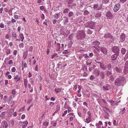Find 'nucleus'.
Segmentation results:
<instances>
[{
  "instance_id": "nucleus-46",
  "label": "nucleus",
  "mask_w": 128,
  "mask_h": 128,
  "mask_svg": "<svg viewBox=\"0 0 128 128\" xmlns=\"http://www.w3.org/2000/svg\"><path fill=\"white\" fill-rule=\"evenodd\" d=\"M60 105L58 104L56 106V110H60Z\"/></svg>"
},
{
  "instance_id": "nucleus-42",
  "label": "nucleus",
  "mask_w": 128,
  "mask_h": 128,
  "mask_svg": "<svg viewBox=\"0 0 128 128\" xmlns=\"http://www.w3.org/2000/svg\"><path fill=\"white\" fill-rule=\"evenodd\" d=\"M90 14V12L87 10H85L84 12V15H86Z\"/></svg>"
},
{
  "instance_id": "nucleus-21",
  "label": "nucleus",
  "mask_w": 128,
  "mask_h": 128,
  "mask_svg": "<svg viewBox=\"0 0 128 128\" xmlns=\"http://www.w3.org/2000/svg\"><path fill=\"white\" fill-rule=\"evenodd\" d=\"M114 70L117 72L120 73L122 71L121 69L117 67H116Z\"/></svg>"
},
{
  "instance_id": "nucleus-18",
  "label": "nucleus",
  "mask_w": 128,
  "mask_h": 128,
  "mask_svg": "<svg viewBox=\"0 0 128 128\" xmlns=\"http://www.w3.org/2000/svg\"><path fill=\"white\" fill-rule=\"evenodd\" d=\"M94 74H96V75L98 76L100 74V72L99 70L97 69H95L93 72Z\"/></svg>"
},
{
  "instance_id": "nucleus-6",
  "label": "nucleus",
  "mask_w": 128,
  "mask_h": 128,
  "mask_svg": "<svg viewBox=\"0 0 128 128\" xmlns=\"http://www.w3.org/2000/svg\"><path fill=\"white\" fill-rule=\"evenodd\" d=\"M105 15L108 19H111L114 17L113 14L110 11H108L106 13Z\"/></svg>"
},
{
  "instance_id": "nucleus-45",
  "label": "nucleus",
  "mask_w": 128,
  "mask_h": 128,
  "mask_svg": "<svg viewBox=\"0 0 128 128\" xmlns=\"http://www.w3.org/2000/svg\"><path fill=\"white\" fill-rule=\"evenodd\" d=\"M110 80L112 81H113L114 80V78L112 75L110 77Z\"/></svg>"
},
{
  "instance_id": "nucleus-9",
  "label": "nucleus",
  "mask_w": 128,
  "mask_h": 128,
  "mask_svg": "<svg viewBox=\"0 0 128 128\" xmlns=\"http://www.w3.org/2000/svg\"><path fill=\"white\" fill-rule=\"evenodd\" d=\"M62 20H63L62 22L64 25L66 24L68 22V19L67 17L66 16H64L62 18Z\"/></svg>"
},
{
  "instance_id": "nucleus-53",
  "label": "nucleus",
  "mask_w": 128,
  "mask_h": 128,
  "mask_svg": "<svg viewBox=\"0 0 128 128\" xmlns=\"http://www.w3.org/2000/svg\"><path fill=\"white\" fill-rule=\"evenodd\" d=\"M110 38L112 39V41H114L116 40L115 38L114 37L112 36L111 35V36H110Z\"/></svg>"
},
{
  "instance_id": "nucleus-59",
  "label": "nucleus",
  "mask_w": 128,
  "mask_h": 128,
  "mask_svg": "<svg viewBox=\"0 0 128 128\" xmlns=\"http://www.w3.org/2000/svg\"><path fill=\"white\" fill-rule=\"evenodd\" d=\"M109 114H106V116H104V118L106 119H108L109 118Z\"/></svg>"
},
{
  "instance_id": "nucleus-28",
  "label": "nucleus",
  "mask_w": 128,
  "mask_h": 128,
  "mask_svg": "<svg viewBox=\"0 0 128 128\" xmlns=\"http://www.w3.org/2000/svg\"><path fill=\"white\" fill-rule=\"evenodd\" d=\"M91 117H88V118L86 119V122L87 123H88L91 121Z\"/></svg>"
},
{
  "instance_id": "nucleus-34",
  "label": "nucleus",
  "mask_w": 128,
  "mask_h": 128,
  "mask_svg": "<svg viewBox=\"0 0 128 128\" xmlns=\"http://www.w3.org/2000/svg\"><path fill=\"white\" fill-rule=\"evenodd\" d=\"M5 52L6 53V54L8 55L10 53V49H6L5 50Z\"/></svg>"
},
{
  "instance_id": "nucleus-11",
  "label": "nucleus",
  "mask_w": 128,
  "mask_h": 128,
  "mask_svg": "<svg viewBox=\"0 0 128 128\" xmlns=\"http://www.w3.org/2000/svg\"><path fill=\"white\" fill-rule=\"evenodd\" d=\"M119 56V55H118L116 54H114L112 55L111 57V59L112 60H116L118 56Z\"/></svg>"
},
{
  "instance_id": "nucleus-3",
  "label": "nucleus",
  "mask_w": 128,
  "mask_h": 128,
  "mask_svg": "<svg viewBox=\"0 0 128 128\" xmlns=\"http://www.w3.org/2000/svg\"><path fill=\"white\" fill-rule=\"evenodd\" d=\"M112 52L115 54L119 55L120 50L119 47L117 46H114L112 48Z\"/></svg>"
},
{
  "instance_id": "nucleus-16",
  "label": "nucleus",
  "mask_w": 128,
  "mask_h": 128,
  "mask_svg": "<svg viewBox=\"0 0 128 128\" xmlns=\"http://www.w3.org/2000/svg\"><path fill=\"white\" fill-rule=\"evenodd\" d=\"M110 86V85L108 84H106V86H104L102 88L104 90H109L108 88Z\"/></svg>"
},
{
  "instance_id": "nucleus-10",
  "label": "nucleus",
  "mask_w": 128,
  "mask_h": 128,
  "mask_svg": "<svg viewBox=\"0 0 128 128\" xmlns=\"http://www.w3.org/2000/svg\"><path fill=\"white\" fill-rule=\"evenodd\" d=\"M120 40L122 42H124L126 38V35L124 34L123 33L121 34L120 35Z\"/></svg>"
},
{
  "instance_id": "nucleus-12",
  "label": "nucleus",
  "mask_w": 128,
  "mask_h": 128,
  "mask_svg": "<svg viewBox=\"0 0 128 128\" xmlns=\"http://www.w3.org/2000/svg\"><path fill=\"white\" fill-rule=\"evenodd\" d=\"M2 126L4 128L8 127V124L7 122L5 121H2Z\"/></svg>"
},
{
  "instance_id": "nucleus-5",
  "label": "nucleus",
  "mask_w": 128,
  "mask_h": 128,
  "mask_svg": "<svg viewBox=\"0 0 128 128\" xmlns=\"http://www.w3.org/2000/svg\"><path fill=\"white\" fill-rule=\"evenodd\" d=\"M96 23L95 22L91 21L89 22L88 24L87 27L92 29H94L95 28Z\"/></svg>"
},
{
  "instance_id": "nucleus-44",
  "label": "nucleus",
  "mask_w": 128,
  "mask_h": 128,
  "mask_svg": "<svg viewBox=\"0 0 128 128\" xmlns=\"http://www.w3.org/2000/svg\"><path fill=\"white\" fill-rule=\"evenodd\" d=\"M40 9L42 10L45 11L46 10V9L44 8V7L43 6H41L40 7Z\"/></svg>"
},
{
  "instance_id": "nucleus-20",
  "label": "nucleus",
  "mask_w": 128,
  "mask_h": 128,
  "mask_svg": "<svg viewBox=\"0 0 128 128\" xmlns=\"http://www.w3.org/2000/svg\"><path fill=\"white\" fill-rule=\"evenodd\" d=\"M23 54V57L24 59H25L28 55V51H26L24 52Z\"/></svg>"
},
{
  "instance_id": "nucleus-33",
  "label": "nucleus",
  "mask_w": 128,
  "mask_h": 128,
  "mask_svg": "<svg viewBox=\"0 0 128 128\" xmlns=\"http://www.w3.org/2000/svg\"><path fill=\"white\" fill-rule=\"evenodd\" d=\"M11 35L12 37L15 38H16L17 37L16 34L15 32H12L11 33Z\"/></svg>"
},
{
  "instance_id": "nucleus-61",
  "label": "nucleus",
  "mask_w": 128,
  "mask_h": 128,
  "mask_svg": "<svg viewBox=\"0 0 128 128\" xmlns=\"http://www.w3.org/2000/svg\"><path fill=\"white\" fill-rule=\"evenodd\" d=\"M54 102H50V104H49V106H54Z\"/></svg>"
},
{
  "instance_id": "nucleus-14",
  "label": "nucleus",
  "mask_w": 128,
  "mask_h": 128,
  "mask_svg": "<svg viewBox=\"0 0 128 128\" xmlns=\"http://www.w3.org/2000/svg\"><path fill=\"white\" fill-rule=\"evenodd\" d=\"M100 68L103 70H105L106 69V66L103 64L102 63L100 65Z\"/></svg>"
},
{
  "instance_id": "nucleus-50",
  "label": "nucleus",
  "mask_w": 128,
  "mask_h": 128,
  "mask_svg": "<svg viewBox=\"0 0 128 128\" xmlns=\"http://www.w3.org/2000/svg\"><path fill=\"white\" fill-rule=\"evenodd\" d=\"M73 36L72 34H70L68 37V39L70 40H71L73 38Z\"/></svg>"
},
{
  "instance_id": "nucleus-49",
  "label": "nucleus",
  "mask_w": 128,
  "mask_h": 128,
  "mask_svg": "<svg viewBox=\"0 0 128 128\" xmlns=\"http://www.w3.org/2000/svg\"><path fill=\"white\" fill-rule=\"evenodd\" d=\"M58 54L57 53H55L52 56V59H53L56 56H58Z\"/></svg>"
},
{
  "instance_id": "nucleus-17",
  "label": "nucleus",
  "mask_w": 128,
  "mask_h": 128,
  "mask_svg": "<svg viewBox=\"0 0 128 128\" xmlns=\"http://www.w3.org/2000/svg\"><path fill=\"white\" fill-rule=\"evenodd\" d=\"M106 69H107L108 70L111 71L112 70V65L110 63L106 65Z\"/></svg>"
},
{
  "instance_id": "nucleus-38",
  "label": "nucleus",
  "mask_w": 128,
  "mask_h": 128,
  "mask_svg": "<svg viewBox=\"0 0 128 128\" xmlns=\"http://www.w3.org/2000/svg\"><path fill=\"white\" fill-rule=\"evenodd\" d=\"M60 15V13H58L56 14L54 16V17L56 19H57L59 18Z\"/></svg>"
},
{
  "instance_id": "nucleus-4",
  "label": "nucleus",
  "mask_w": 128,
  "mask_h": 128,
  "mask_svg": "<svg viewBox=\"0 0 128 128\" xmlns=\"http://www.w3.org/2000/svg\"><path fill=\"white\" fill-rule=\"evenodd\" d=\"M121 6L119 3L116 4L114 6L113 8L114 12H116L120 8Z\"/></svg>"
},
{
  "instance_id": "nucleus-58",
  "label": "nucleus",
  "mask_w": 128,
  "mask_h": 128,
  "mask_svg": "<svg viewBox=\"0 0 128 128\" xmlns=\"http://www.w3.org/2000/svg\"><path fill=\"white\" fill-rule=\"evenodd\" d=\"M104 126H102V128H106V127L107 126V124L106 122H104Z\"/></svg>"
},
{
  "instance_id": "nucleus-19",
  "label": "nucleus",
  "mask_w": 128,
  "mask_h": 128,
  "mask_svg": "<svg viewBox=\"0 0 128 128\" xmlns=\"http://www.w3.org/2000/svg\"><path fill=\"white\" fill-rule=\"evenodd\" d=\"M20 38V39L21 41L23 42V40L24 38V34H19Z\"/></svg>"
},
{
  "instance_id": "nucleus-47",
  "label": "nucleus",
  "mask_w": 128,
  "mask_h": 128,
  "mask_svg": "<svg viewBox=\"0 0 128 128\" xmlns=\"http://www.w3.org/2000/svg\"><path fill=\"white\" fill-rule=\"evenodd\" d=\"M124 68H128V61H127L124 65Z\"/></svg>"
},
{
  "instance_id": "nucleus-62",
  "label": "nucleus",
  "mask_w": 128,
  "mask_h": 128,
  "mask_svg": "<svg viewBox=\"0 0 128 128\" xmlns=\"http://www.w3.org/2000/svg\"><path fill=\"white\" fill-rule=\"evenodd\" d=\"M72 105L73 107L74 108H76V103H75V102H73Z\"/></svg>"
},
{
  "instance_id": "nucleus-8",
  "label": "nucleus",
  "mask_w": 128,
  "mask_h": 128,
  "mask_svg": "<svg viewBox=\"0 0 128 128\" xmlns=\"http://www.w3.org/2000/svg\"><path fill=\"white\" fill-rule=\"evenodd\" d=\"M99 48L100 50L104 54L106 55L107 54V50L106 48L100 47Z\"/></svg>"
},
{
  "instance_id": "nucleus-29",
  "label": "nucleus",
  "mask_w": 128,
  "mask_h": 128,
  "mask_svg": "<svg viewBox=\"0 0 128 128\" xmlns=\"http://www.w3.org/2000/svg\"><path fill=\"white\" fill-rule=\"evenodd\" d=\"M101 15V14L99 12H97L95 14V17L96 18H98L100 17Z\"/></svg>"
},
{
  "instance_id": "nucleus-37",
  "label": "nucleus",
  "mask_w": 128,
  "mask_h": 128,
  "mask_svg": "<svg viewBox=\"0 0 128 128\" xmlns=\"http://www.w3.org/2000/svg\"><path fill=\"white\" fill-rule=\"evenodd\" d=\"M74 15V13L72 12H69L68 14V16L69 17H71Z\"/></svg>"
},
{
  "instance_id": "nucleus-52",
  "label": "nucleus",
  "mask_w": 128,
  "mask_h": 128,
  "mask_svg": "<svg viewBox=\"0 0 128 128\" xmlns=\"http://www.w3.org/2000/svg\"><path fill=\"white\" fill-rule=\"evenodd\" d=\"M110 38L112 39V41H114L116 40L115 38L114 37L112 36L111 35V36H110Z\"/></svg>"
},
{
  "instance_id": "nucleus-15",
  "label": "nucleus",
  "mask_w": 128,
  "mask_h": 128,
  "mask_svg": "<svg viewBox=\"0 0 128 128\" xmlns=\"http://www.w3.org/2000/svg\"><path fill=\"white\" fill-rule=\"evenodd\" d=\"M102 125V122L101 121H99L98 123L96 124V126L98 128H101L100 125Z\"/></svg>"
},
{
  "instance_id": "nucleus-13",
  "label": "nucleus",
  "mask_w": 128,
  "mask_h": 128,
  "mask_svg": "<svg viewBox=\"0 0 128 128\" xmlns=\"http://www.w3.org/2000/svg\"><path fill=\"white\" fill-rule=\"evenodd\" d=\"M111 36V34L109 32H108L105 34L104 37L106 38H110Z\"/></svg>"
},
{
  "instance_id": "nucleus-31",
  "label": "nucleus",
  "mask_w": 128,
  "mask_h": 128,
  "mask_svg": "<svg viewBox=\"0 0 128 128\" xmlns=\"http://www.w3.org/2000/svg\"><path fill=\"white\" fill-rule=\"evenodd\" d=\"M23 123L24 124L22 126V128H26V126L28 124V122L27 121H25L23 122Z\"/></svg>"
},
{
  "instance_id": "nucleus-35",
  "label": "nucleus",
  "mask_w": 128,
  "mask_h": 128,
  "mask_svg": "<svg viewBox=\"0 0 128 128\" xmlns=\"http://www.w3.org/2000/svg\"><path fill=\"white\" fill-rule=\"evenodd\" d=\"M16 89L14 88L12 90V93L13 95H15L16 93Z\"/></svg>"
},
{
  "instance_id": "nucleus-32",
  "label": "nucleus",
  "mask_w": 128,
  "mask_h": 128,
  "mask_svg": "<svg viewBox=\"0 0 128 128\" xmlns=\"http://www.w3.org/2000/svg\"><path fill=\"white\" fill-rule=\"evenodd\" d=\"M83 56L86 60H87L90 58L87 54H83Z\"/></svg>"
},
{
  "instance_id": "nucleus-27",
  "label": "nucleus",
  "mask_w": 128,
  "mask_h": 128,
  "mask_svg": "<svg viewBox=\"0 0 128 128\" xmlns=\"http://www.w3.org/2000/svg\"><path fill=\"white\" fill-rule=\"evenodd\" d=\"M126 52V50L124 48H122L121 50V52L122 55L124 54Z\"/></svg>"
},
{
  "instance_id": "nucleus-55",
  "label": "nucleus",
  "mask_w": 128,
  "mask_h": 128,
  "mask_svg": "<svg viewBox=\"0 0 128 128\" xmlns=\"http://www.w3.org/2000/svg\"><path fill=\"white\" fill-rule=\"evenodd\" d=\"M6 112V111L2 112L1 113V114L0 115V117L3 116H5V113Z\"/></svg>"
},
{
  "instance_id": "nucleus-25",
  "label": "nucleus",
  "mask_w": 128,
  "mask_h": 128,
  "mask_svg": "<svg viewBox=\"0 0 128 128\" xmlns=\"http://www.w3.org/2000/svg\"><path fill=\"white\" fill-rule=\"evenodd\" d=\"M70 10L68 8H66L64 10L63 13L64 14L68 13L69 12Z\"/></svg>"
},
{
  "instance_id": "nucleus-36",
  "label": "nucleus",
  "mask_w": 128,
  "mask_h": 128,
  "mask_svg": "<svg viewBox=\"0 0 128 128\" xmlns=\"http://www.w3.org/2000/svg\"><path fill=\"white\" fill-rule=\"evenodd\" d=\"M124 72L125 74H127L128 72V68L124 67Z\"/></svg>"
},
{
  "instance_id": "nucleus-56",
  "label": "nucleus",
  "mask_w": 128,
  "mask_h": 128,
  "mask_svg": "<svg viewBox=\"0 0 128 128\" xmlns=\"http://www.w3.org/2000/svg\"><path fill=\"white\" fill-rule=\"evenodd\" d=\"M67 112H68V111L67 110H66L64 111V113H63L62 115V117H63L66 114H67Z\"/></svg>"
},
{
  "instance_id": "nucleus-7",
  "label": "nucleus",
  "mask_w": 128,
  "mask_h": 128,
  "mask_svg": "<svg viewBox=\"0 0 128 128\" xmlns=\"http://www.w3.org/2000/svg\"><path fill=\"white\" fill-rule=\"evenodd\" d=\"M102 109L104 112L106 114H108L111 112L109 109L106 106L102 107Z\"/></svg>"
},
{
  "instance_id": "nucleus-41",
  "label": "nucleus",
  "mask_w": 128,
  "mask_h": 128,
  "mask_svg": "<svg viewBox=\"0 0 128 128\" xmlns=\"http://www.w3.org/2000/svg\"><path fill=\"white\" fill-rule=\"evenodd\" d=\"M22 66H23L24 68H26L27 67V64L26 62L23 63V62H22Z\"/></svg>"
},
{
  "instance_id": "nucleus-51",
  "label": "nucleus",
  "mask_w": 128,
  "mask_h": 128,
  "mask_svg": "<svg viewBox=\"0 0 128 128\" xmlns=\"http://www.w3.org/2000/svg\"><path fill=\"white\" fill-rule=\"evenodd\" d=\"M95 78L94 76L92 75L90 76V80H94V79Z\"/></svg>"
},
{
  "instance_id": "nucleus-2",
  "label": "nucleus",
  "mask_w": 128,
  "mask_h": 128,
  "mask_svg": "<svg viewBox=\"0 0 128 128\" xmlns=\"http://www.w3.org/2000/svg\"><path fill=\"white\" fill-rule=\"evenodd\" d=\"M85 34L83 31L78 30L77 31L76 38L77 40H80L85 38Z\"/></svg>"
},
{
  "instance_id": "nucleus-22",
  "label": "nucleus",
  "mask_w": 128,
  "mask_h": 128,
  "mask_svg": "<svg viewBox=\"0 0 128 128\" xmlns=\"http://www.w3.org/2000/svg\"><path fill=\"white\" fill-rule=\"evenodd\" d=\"M106 76H111L112 73L110 71H109L108 70L106 71Z\"/></svg>"
},
{
  "instance_id": "nucleus-39",
  "label": "nucleus",
  "mask_w": 128,
  "mask_h": 128,
  "mask_svg": "<svg viewBox=\"0 0 128 128\" xmlns=\"http://www.w3.org/2000/svg\"><path fill=\"white\" fill-rule=\"evenodd\" d=\"M72 41L69 42L68 44V47L69 48L71 47L72 46Z\"/></svg>"
},
{
  "instance_id": "nucleus-54",
  "label": "nucleus",
  "mask_w": 128,
  "mask_h": 128,
  "mask_svg": "<svg viewBox=\"0 0 128 128\" xmlns=\"http://www.w3.org/2000/svg\"><path fill=\"white\" fill-rule=\"evenodd\" d=\"M110 103L111 105L113 106L114 104V103H115V102L114 101H113L112 100H111L110 101Z\"/></svg>"
},
{
  "instance_id": "nucleus-24",
  "label": "nucleus",
  "mask_w": 128,
  "mask_h": 128,
  "mask_svg": "<svg viewBox=\"0 0 128 128\" xmlns=\"http://www.w3.org/2000/svg\"><path fill=\"white\" fill-rule=\"evenodd\" d=\"M121 111L120 112V114H123L126 112V110L125 108L120 109Z\"/></svg>"
},
{
  "instance_id": "nucleus-64",
  "label": "nucleus",
  "mask_w": 128,
  "mask_h": 128,
  "mask_svg": "<svg viewBox=\"0 0 128 128\" xmlns=\"http://www.w3.org/2000/svg\"><path fill=\"white\" fill-rule=\"evenodd\" d=\"M19 47L21 48H22L24 47V44L22 43H20L19 45Z\"/></svg>"
},
{
  "instance_id": "nucleus-60",
  "label": "nucleus",
  "mask_w": 128,
  "mask_h": 128,
  "mask_svg": "<svg viewBox=\"0 0 128 128\" xmlns=\"http://www.w3.org/2000/svg\"><path fill=\"white\" fill-rule=\"evenodd\" d=\"M98 6V4H94L93 6V8L94 9H96L97 8Z\"/></svg>"
},
{
  "instance_id": "nucleus-26",
  "label": "nucleus",
  "mask_w": 128,
  "mask_h": 128,
  "mask_svg": "<svg viewBox=\"0 0 128 128\" xmlns=\"http://www.w3.org/2000/svg\"><path fill=\"white\" fill-rule=\"evenodd\" d=\"M100 77L102 79H104L105 78V75L104 73L103 72H100Z\"/></svg>"
},
{
  "instance_id": "nucleus-48",
  "label": "nucleus",
  "mask_w": 128,
  "mask_h": 128,
  "mask_svg": "<svg viewBox=\"0 0 128 128\" xmlns=\"http://www.w3.org/2000/svg\"><path fill=\"white\" fill-rule=\"evenodd\" d=\"M37 77L38 78V80H42V78L41 76L40 75H38Z\"/></svg>"
},
{
  "instance_id": "nucleus-30",
  "label": "nucleus",
  "mask_w": 128,
  "mask_h": 128,
  "mask_svg": "<svg viewBox=\"0 0 128 128\" xmlns=\"http://www.w3.org/2000/svg\"><path fill=\"white\" fill-rule=\"evenodd\" d=\"M64 107L65 108H66L68 110H69V108H70V107L68 106V103L66 102L65 103Z\"/></svg>"
},
{
  "instance_id": "nucleus-43",
  "label": "nucleus",
  "mask_w": 128,
  "mask_h": 128,
  "mask_svg": "<svg viewBox=\"0 0 128 128\" xmlns=\"http://www.w3.org/2000/svg\"><path fill=\"white\" fill-rule=\"evenodd\" d=\"M55 90L56 93H58L60 92L61 91V90L59 88H55Z\"/></svg>"
},
{
  "instance_id": "nucleus-23",
  "label": "nucleus",
  "mask_w": 128,
  "mask_h": 128,
  "mask_svg": "<svg viewBox=\"0 0 128 128\" xmlns=\"http://www.w3.org/2000/svg\"><path fill=\"white\" fill-rule=\"evenodd\" d=\"M60 34L62 35H65L66 33L65 32V29H61L60 30Z\"/></svg>"
},
{
  "instance_id": "nucleus-63",
  "label": "nucleus",
  "mask_w": 128,
  "mask_h": 128,
  "mask_svg": "<svg viewBox=\"0 0 128 128\" xmlns=\"http://www.w3.org/2000/svg\"><path fill=\"white\" fill-rule=\"evenodd\" d=\"M16 68L14 67H12L11 69V71L12 72H15L16 71Z\"/></svg>"
},
{
  "instance_id": "nucleus-57",
  "label": "nucleus",
  "mask_w": 128,
  "mask_h": 128,
  "mask_svg": "<svg viewBox=\"0 0 128 128\" xmlns=\"http://www.w3.org/2000/svg\"><path fill=\"white\" fill-rule=\"evenodd\" d=\"M88 33L89 34H92V31L90 29H88L87 31Z\"/></svg>"
},
{
  "instance_id": "nucleus-1",
  "label": "nucleus",
  "mask_w": 128,
  "mask_h": 128,
  "mask_svg": "<svg viewBox=\"0 0 128 128\" xmlns=\"http://www.w3.org/2000/svg\"><path fill=\"white\" fill-rule=\"evenodd\" d=\"M124 80V78L123 76H119L115 80L114 83L117 86H123Z\"/></svg>"
},
{
  "instance_id": "nucleus-40",
  "label": "nucleus",
  "mask_w": 128,
  "mask_h": 128,
  "mask_svg": "<svg viewBox=\"0 0 128 128\" xmlns=\"http://www.w3.org/2000/svg\"><path fill=\"white\" fill-rule=\"evenodd\" d=\"M73 1L74 0H66V2L68 4H71Z\"/></svg>"
}]
</instances>
